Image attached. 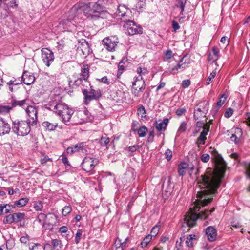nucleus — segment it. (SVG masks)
Instances as JSON below:
<instances>
[{"label":"nucleus","instance_id":"obj_13","mask_svg":"<svg viewBox=\"0 0 250 250\" xmlns=\"http://www.w3.org/2000/svg\"><path fill=\"white\" fill-rule=\"evenodd\" d=\"M85 146V142H79L75 145H72L68 147L66 149V152L67 154H72L75 152L80 151L82 153H85L86 151L85 148H84Z\"/></svg>","mask_w":250,"mask_h":250},{"label":"nucleus","instance_id":"obj_24","mask_svg":"<svg viewBox=\"0 0 250 250\" xmlns=\"http://www.w3.org/2000/svg\"><path fill=\"white\" fill-rule=\"evenodd\" d=\"M30 250H52V247L51 244L46 243L42 247L41 244H35L32 247H30Z\"/></svg>","mask_w":250,"mask_h":250},{"label":"nucleus","instance_id":"obj_12","mask_svg":"<svg viewBox=\"0 0 250 250\" xmlns=\"http://www.w3.org/2000/svg\"><path fill=\"white\" fill-rule=\"evenodd\" d=\"M103 43L105 48L109 51L115 50L116 46L119 42L115 37H107L103 40Z\"/></svg>","mask_w":250,"mask_h":250},{"label":"nucleus","instance_id":"obj_49","mask_svg":"<svg viewBox=\"0 0 250 250\" xmlns=\"http://www.w3.org/2000/svg\"><path fill=\"white\" fill-rule=\"evenodd\" d=\"M83 82L82 83V84H81V86H82V87H81V89H82V88H86L88 87V86H91V84L90 83V82L88 81V79H86V80H83Z\"/></svg>","mask_w":250,"mask_h":250},{"label":"nucleus","instance_id":"obj_36","mask_svg":"<svg viewBox=\"0 0 250 250\" xmlns=\"http://www.w3.org/2000/svg\"><path fill=\"white\" fill-rule=\"evenodd\" d=\"M151 239L152 235H148L146 236L140 244L141 247L145 248L146 247Z\"/></svg>","mask_w":250,"mask_h":250},{"label":"nucleus","instance_id":"obj_55","mask_svg":"<svg viewBox=\"0 0 250 250\" xmlns=\"http://www.w3.org/2000/svg\"><path fill=\"white\" fill-rule=\"evenodd\" d=\"M159 232V227L157 226H154L151 231V234L152 236H155Z\"/></svg>","mask_w":250,"mask_h":250},{"label":"nucleus","instance_id":"obj_30","mask_svg":"<svg viewBox=\"0 0 250 250\" xmlns=\"http://www.w3.org/2000/svg\"><path fill=\"white\" fill-rule=\"evenodd\" d=\"M127 10V9L125 5H120L118 6L115 14L117 16L125 17L126 14V11Z\"/></svg>","mask_w":250,"mask_h":250},{"label":"nucleus","instance_id":"obj_34","mask_svg":"<svg viewBox=\"0 0 250 250\" xmlns=\"http://www.w3.org/2000/svg\"><path fill=\"white\" fill-rule=\"evenodd\" d=\"M138 134L139 137H144L146 136L148 131L147 128L145 126H142L139 128L137 130Z\"/></svg>","mask_w":250,"mask_h":250},{"label":"nucleus","instance_id":"obj_28","mask_svg":"<svg viewBox=\"0 0 250 250\" xmlns=\"http://www.w3.org/2000/svg\"><path fill=\"white\" fill-rule=\"evenodd\" d=\"M187 0H176L175 6L180 9V14L183 15Z\"/></svg>","mask_w":250,"mask_h":250},{"label":"nucleus","instance_id":"obj_54","mask_svg":"<svg viewBox=\"0 0 250 250\" xmlns=\"http://www.w3.org/2000/svg\"><path fill=\"white\" fill-rule=\"evenodd\" d=\"M190 84V81L189 79H186L182 81V86L184 88H188Z\"/></svg>","mask_w":250,"mask_h":250},{"label":"nucleus","instance_id":"obj_32","mask_svg":"<svg viewBox=\"0 0 250 250\" xmlns=\"http://www.w3.org/2000/svg\"><path fill=\"white\" fill-rule=\"evenodd\" d=\"M29 201L28 198H22L20 199L18 201H16L14 202V206H17L18 207H22L25 206Z\"/></svg>","mask_w":250,"mask_h":250},{"label":"nucleus","instance_id":"obj_46","mask_svg":"<svg viewBox=\"0 0 250 250\" xmlns=\"http://www.w3.org/2000/svg\"><path fill=\"white\" fill-rule=\"evenodd\" d=\"M233 110L231 108H228L226 109L224 113V116L226 118H229L233 114Z\"/></svg>","mask_w":250,"mask_h":250},{"label":"nucleus","instance_id":"obj_33","mask_svg":"<svg viewBox=\"0 0 250 250\" xmlns=\"http://www.w3.org/2000/svg\"><path fill=\"white\" fill-rule=\"evenodd\" d=\"M13 109L11 105H0V114H5L8 113Z\"/></svg>","mask_w":250,"mask_h":250},{"label":"nucleus","instance_id":"obj_52","mask_svg":"<svg viewBox=\"0 0 250 250\" xmlns=\"http://www.w3.org/2000/svg\"><path fill=\"white\" fill-rule=\"evenodd\" d=\"M48 161L52 162V159L48 157V156L46 155L44 158L41 159L40 163L42 165H45Z\"/></svg>","mask_w":250,"mask_h":250},{"label":"nucleus","instance_id":"obj_41","mask_svg":"<svg viewBox=\"0 0 250 250\" xmlns=\"http://www.w3.org/2000/svg\"><path fill=\"white\" fill-rule=\"evenodd\" d=\"M216 75V69H215L213 72H212L209 77L208 78L207 80L206 83L207 84H209L211 83L212 80L214 78Z\"/></svg>","mask_w":250,"mask_h":250},{"label":"nucleus","instance_id":"obj_7","mask_svg":"<svg viewBox=\"0 0 250 250\" xmlns=\"http://www.w3.org/2000/svg\"><path fill=\"white\" fill-rule=\"evenodd\" d=\"M98 164V160L90 157H85L81 163L82 168L87 172L93 170L95 166Z\"/></svg>","mask_w":250,"mask_h":250},{"label":"nucleus","instance_id":"obj_14","mask_svg":"<svg viewBox=\"0 0 250 250\" xmlns=\"http://www.w3.org/2000/svg\"><path fill=\"white\" fill-rule=\"evenodd\" d=\"M26 113L31 120V123L32 125H34L37 124V114L38 111L37 109L33 106H28L25 110Z\"/></svg>","mask_w":250,"mask_h":250},{"label":"nucleus","instance_id":"obj_63","mask_svg":"<svg viewBox=\"0 0 250 250\" xmlns=\"http://www.w3.org/2000/svg\"><path fill=\"white\" fill-rule=\"evenodd\" d=\"M29 241V236L26 235L20 238V241L22 243L26 244Z\"/></svg>","mask_w":250,"mask_h":250},{"label":"nucleus","instance_id":"obj_1","mask_svg":"<svg viewBox=\"0 0 250 250\" xmlns=\"http://www.w3.org/2000/svg\"><path fill=\"white\" fill-rule=\"evenodd\" d=\"M210 151L216 165V170L208 168L204 174L201 176L197 184L200 189H203L198 192V199H196L194 206L190 208L192 210L186 214L184 221L189 227H193L196 224L198 219H206L214 210L215 208L210 210H201V208L210 203L213 199L212 196L217 193V189L219 187L221 180L224 177L227 165L222 157L217 151L210 148Z\"/></svg>","mask_w":250,"mask_h":250},{"label":"nucleus","instance_id":"obj_3","mask_svg":"<svg viewBox=\"0 0 250 250\" xmlns=\"http://www.w3.org/2000/svg\"><path fill=\"white\" fill-rule=\"evenodd\" d=\"M31 120L26 121L15 120L12 122V131L17 135L24 136L28 135L31 130Z\"/></svg>","mask_w":250,"mask_h":250},{"label":"nucleus","instance_id":"obj_2","mask_svg":"<svg viewBox=\"0 0 250 250\" xmlns=\"http://www.w3.org/2000/svg\"><path fill=\"white\" fill-rule=\"evenodd\" d=\"M86 17L92 20L98 19L105 11V7L93 2H89L80 8Z\"/></svg>","mask_w":250,"mask_h":250},{"label":"nucleus","instance_id":"obj_59","mask_svg":"<svg viewBox=\"0 0 250 250\" xmlns=\"http://www.w3.org/2000/svg\"><path fill=\"white\" fill-rule=\"evenodd\" d=\"M97 80L100 82L103 83H105L106 84H110V82L108 80V79H107L106 76L103 77L101 79H97Z\"/></svg>","mask_w":250,"mask_h":250},{"label":"nucleus","instance_id":"obj_23","mask_svg":"<svg viewBox=\"0 0 250 250\" xmlns=\"http://www.w3.org/2000/svg\"><path fill=\"white\" fill-rule=\"evenodd\" d=\"M156 121L155 126L158 131H165L166 129L168 123L169 119L167 118H165L162 121Z\"/></svg>","mask_w":250,"mask_h":250},{"label":"nucleus","instance_id":"obj_17","mask_svg":"<svg viewBox=\"0 0 250 250\" xmlns=\"http://www.w3.org/2000/svg\"><path fill=\"white\" fill-rule=\"evenodd\" d=\"M35 80V78L32 73L27 71L23 72L21 76V81L24 84L29 85L32 84Z\"/></svg>","mask_w":250,"mask_h":250},{"label":"nucleus","instance_id":"obj_44","mask_svg":"<svg viewBox=\"0 0 250 250\" xmlns=\"http://www.w3.org/2000/svg\"><path fill=\"white\" fill-rule=\"evenodd\" d=\"M22 81L21 80H17L15 78H13V79L11 80L10 81L7 83V84H13L15 85H18L21 83Z\"/></svg>","mask_w":250,"mask_h":250},{"label":"nucleus","instance_id":"obj_4","mask_svg":"<svg viewBox=\"0 0 250 250\" xmlns=\"http://www.w3.org/2000/svg\"><path fill=\"white\" fill-rule=\"evenodd\" d=\"M54 113L62 117V121L66 125H69L68 123L69 122L74 111L66 104L58 102Z\"/></svg>","mask_w":250,"mask_h":250},{"label":"nucleus","instance_id":"obj_16","mask_svg":"<svg viewBox=\"0 0 250 250\" xmlns=\"http://www.w3.org/2000/svg\"><path fill=\"white\" fill-rule=\"evenodd\" d=\"M77 49L78 51H81L84 55H88L90 52L89 44L84 39H82L79 41V45Z\"/></svg>","mask_w":250,"mask_h":250},{"label":"nucleus","instance_id":"obj_39","mask_svg":"<svg viewBox=\"0 0 250 250\" xmlns=\"http://www.w3.org/2000/svg\"><path fill=\"white\" fill-rule=\"evenodd\" d=\"M51 243L54 249L58 250V248H61V246L62 245V242L60 240H58L57 239H52Z\"/></svg>","mask_w":250,"mask_h":250},{"label":"nucleus","instance_id":"obj_35","mask_svg":"<svg viewBox=\"0 0 250 250\" xmlns=\"http://www.w3.org/2000/svg\"><path fill=\"white\" fill-rule=\"evenodd\" d=\"M8 8H14L18 6L15 0H3V2Z\"/></svg>","mask_w":250,"mask_h":250},{"label":"nucleus","instance_id":"obj_45","mask_svg":"<svg viewBox=\"0 0 250 250\" xmlns=\"http://www.w3.org/2000/svg\"><path fill=\"white\" fill-rule=\"evenodd\" d=\"M154 138V130L150 131L149 133L148 136L147 137V143H151L153 142Z\"/></svg>","mask_w":250,"mask_h":250},{"label":"nucleus","instance_id":"obj_22","mask_svg":"<svg viewBox=\"0 0 250 250\" xmlns=\"http://www.w3.org/2000/svg\"><path fill=\"white\" fill-rule=\"evenodd\" d=\"M10 104L13 109L17 106L23 107L28 104L26 99L17 100L13 96L11 98Z\"/></svg>","mask_w":250,"mask_h":250},{"label":"nucleus","instance_id":"obj_29","mask_svg":"<svg viewBox=\"0 0 250 250\" xmlns=\"http://www.w3.org/2000/svg\"><path fill=\"white\" fill-rule=\"evenodd\" d=\"M42 125L46 130L50 131H54L58 126V124L57 123L54 124L48 121L43 122Z\"/></svg>","mask_w":250,"mask_h":250},{"label":"nucleus","instance_id":"obj_61","mask_svg":"<svg viewBox=\"0 0 250 250\" xmlns=\"http://www.w3.org/2000/svg\"><path fill=\"white\" fill-rule=\"evenodd\" d=\"M186 112V109L184 108H179L176 111V114L177 116H182Z\"/></svg>","mask_w":250,"mask_h":250},{"label":"nucleus","instance_id":"obj_58","mask_svg":"<svg viewBox=\"0 0 250 250\" xmlns=\"http://www.w3.org/2000/svg\"><path fill=\"white\" fill-rule=\"evenodd\" d=\"M62 158L61 159L62 163L65 165V166H70V164L69 163L67 158L64 155H62Z\"/></svg>","mask_w":250,"mask_h":250},{"label":"nucleus","instance_id":"obj_42","mask_svg":"<svg viewBox=\"0 0 250 250\" xmlns=\"http://www.w3.org/2000/svg\"><path fill=\"white\" fill-rule=\"evenodd\" d=\"M71 210L72 208L70 206H66L62 210V214L63 216H66L68 214L71 212Z\"/></svg>","mask_w":250,"mask_h":250},{"label":"nucleus","instance_id":"obj_21","mask_svg":"<svg viewBox=\"0 0 250 250\" xmlns=\"http://www.w3.org/2000/svg\"><path fill=\"white\" fill-rule=\"evenodd\" d=\"M206 234L208 240L210 242L214 241L217 236V232L215 229L212 226H209L206 228Z\"/></svg>","mask_w":250,"mask_h":250},{"label":"nucleus","instance_id":"obj_51","mask_svg":"<svg viewBox=\"0 0 250 250\" xmlns=\"http://www.w3.org/2000/svg\"><path fill=\"white\" fill-rule=\"evenodd\" d=\"M137 111L138 114H141L142 117H145V115H144L146 114V110L144 106L141 105L140 107H139L138 108Z\"/></svg>","mask_w":250,"mask_h":250},{"label":"nucleus","instance_id":"obj_27","mask_svg":"<svg viewBox=\"0 0 250 250\" xmlns=\"http://www.w3.org/2000/svg\"><path fill=\"white\" fill-rule=\"evenodd\" d=\"M58 103V102L56 100H52L48 102L46 104H44V107L45 109L54 112Z\"/></svg>","mask_w":250,"mask_h":250},{"label":"nucleus","instance_id":"obj_18","mask_svg":"<svg viewBox=\"0 0 250 250\" xmlns=\"http://www.w3.org/2000/svg\"><path fill=\"white\" fill-rule=\"evenodd\" d=\"M11 130L10 125L3 118H0V136L8 134Z\"/></svg>","mask_w":250,"mask_h":250},{"label":"nucleus","instance_id":"obj_9","mask_svg":"<svg viewBox=\"0 0 250 250\" xmlns=\"http://www.w3.org/2000/svg\"><path fill=\"white\" fill-rule=\"evenodd\" d=\"M125 22L127 26V33L129 35L142 34L143 28L141 26L137 25L135 22L130 20H126Z\"/></svg>","mask_w":250,"mask_h":250},{"label":"nucleus","instance_id":"obj_15","mask_svg":"<svg viewBox=\"0 0 250 250\" xmlns=\"http://www.w3.org/2000/svg\"><path fill=\"white\" fill-rule=\"evenodd\" d=\"M174 185L171 182V176H168L167 178H166L164 181L162 188L163 191L166 193V196H168L171 194L173 191Z\"/></svg>","mask_w":250,"mask_h":250},{"label":"nucleus","instance_id":"obj_31","mask_svg":"<svg viewBox=\"0 0 250 250\" xmlns=\"http://www.w3.org/2000/svg\"><path fill=\"white\" fill-rule=\"evenodd\" d=\"M188 165L185 162H181L178 166V172L180 176H183L186 173Z\"/></svg>","mask_w":250,"mask_h":250},{"label":"nucleus","instance_id":"obj_50","mask_svg":"<svg viewBox=\"0 0 250 250\" xmlns=\"http://www.w3.org/2000/svg\"><path fill=\"white\" fill-rule=\"evenodd\" d=\"M165 154L166 155V158L167 161H170L171 159L172 152L170 149H168L166 150Z\"/></svg>","mask_w":250,"mask_h":250},{"label":"nucleus","instance_id":"obj_26","mask_svg":"<svg viewBox=\"0 0 250 250\" xmlns=\"http://www.w3.org/2000/svg\"><path fill=\"white\" fill-rule=\"evenodd\" d=\"M89 66L87 64H83L81 68L80 76L83 78V80L88 79L89 77Z\"/></svg>","mask_w":250,"mask_h":250},{"label":"nucleus","instance_id":"obj_62","mask_svg":"<svg viewBox=\"0 0 250 250\" xmlns=\"http://www.w3.org/2000/svg\"><path fill=\"white\" fill-rule=\"evenodd\" d=\"M230 140L235 143V144H237L239 142L240 139L237 137L235 134H232L230 137Z\"/></svg>","mask_w":250,"mask_h":250},{"label":"nucleus","instance_id":"obj_47","mask_svg":"<svg viewBox=\"0 0 250 250\" xmlns=\"http://www.w3.org/2000/svg\"><path fill=\"white\" fill-rule=\"evenodd\" d=\"M34 208L36 211L42 210L43 208V206L41 202H35L34 204Z\"/></svg>","mask_w":250,"mask_h":250},{"label":"nucleus","instance_id":"obj_10","mask_svg":"<svg viewBox=\"0 0 250 250\" xmlns=\"http://www.w3.org/2000/svg\"><path fill=\"white\" fill-rule=\"evenodd\" d=\"M25 217L24 213L17 212L6 215L4 220V224L16 223L21 222Z\"/></svg>","mask_w":250,"mask_h":250},{"label":"nucleus","instance_id":"obj_48","mask_svg":"<svg viewBox=\"0 0 250 250\" xmlns=\"http://www.w3.org/2000/svg\"><path fill=\"white\" fill-rule=\"evenodd\" d=\"M210 158V157L208 154L205 153L203 154L201 156V160L204 163L208 162Z\"/></svg>","mask_w":250,"mask_h":250},{"label":"nucleus","instance_id":"obj_64","mask_svg":"<svg viewBox=\"0 0 250 250\" xmlns=\"http://www.w3.org/2000/svg\"><path fill=\"white\" fill-rule=\"evenodd\" d=\"M172 28L174 31H177L180 28V26L177 22L175 21H172Z\"/></svg>","mask_w":250,"mask_h":250},{"label":"nucleus","instance_id":"obj_38","mask_svg":"<svg viewBox=\"0 0 250 250\" xmlns=\"http://www.w3.org/2000/svg\"><path fill=\"white\" fill-rule=\"evenodd\" d=\"M227 96L224 94L221 95V97L218 100V101L216 103V106L218 108H220L224 104L227 99Z\"/></svg>","mask_w":250,"mask_h":250},{"label":"nucleus","instance_id":"obj_57","mask_svg":"<svg viewBox=\"0 0 250 250\" xmlns=\"http://www.w3.org/2000/svg\"><path fill=\"white\" fill-rule=\"evenodd\" d=\"M187 129V124L185 123V122H183L181 123L179 129L178 131L182 132L185 131Z\"/></svg>","mask_w":250,"mask_h":250},{"label":"nucleus","instance_id":"obj_8","mask_svg":"<svg viewBox=\"0 0 250 250\" xmlns=\"http://www.w3.org/2000/svg\"><path fill=\"white\" fill-rule=\"evenodd\" d=\"M41 52L42 59L43 62L46 66L49 67L54 60V53L47 48H42Z\"/></svg>","mask_w":250,"mask_h":250},{"label":"nucleus","instance_id":"obj_6","mask_svg":"<svg viewBox=\"0 0 250 250\" xmlns=\"http://www.w3.org/2000/svg\"><path fill=\"white\" fill-rule=\"evenodd\" d=\"M132 83L131 88L132 94L135 97H139L140 92H142L146 87V83L142 77H135Z\"/></svg>","mask_w":250,"mask_h":250},{"label":"nucleus","instance_id":"obj_19","mask_svg":"<svg viewBox=\"0 0 250 250\" xmlns=\"http://www.w3.org/2000/svg\"><path fill=\"white\" fill-rule=\"evenodd\" d=\"M209 127L210 126L208 125L203 127V131L201 133L196 142V144L198 146V147H199V145L200 144H205V141L207 139L206 135L209 131Z\"/></svg>","mask_w":250,"mask_h":250},{"label":"nucleus","instance_id":"obj_5","mask_svg":"<svg viewBox=\"0 0 250 250\" xmlns=\"http://www.w3.org/2000/svg\"><path fill=\"white\" fill-rule=\"evenodd\" d=\"M92 86H90L89 91L86 88H82V93L83 95V104L88 105L92 100H98L102 96L100 90H95Z\"/></svg>","mask_w":250,"mask_h":250},{"label":"nucleus","instance_id":"obj_43","mask_svg":"<svg viewBox=\"0 0 250 250\" xmlns=\"http://www.w3.org/2000/svg\"><path fill=\"white\" fill-rule=\"evenodd\" d=\"M47 218V215L44 213H40L37 218V220L40 223H42L43 221H44Z\"/></svg>","mask_w":250,"mask_h":250},{"label":"nucleus","instance_id":"obj_60","mask_svg":"<svg viewBox=\"0 0 250 250\" xmlns=\"http://www.w3.org/2000/svg\"><path fill=\"white\" fill-rule=\"evenodd\" d=\"M83 78L80 77L78 78L76 80H75L73 83V84L77 87L81 85L82 83L83 82Z\"/></svg>","mask_w":250,"mask_h":250},{"label":"nucleus","instance_id":"obj_20","mask_svg":"<svg viewBox=\"0 0 250 250\" xmlns=\"http://www.w3.org/2000/svg\"><path fill=\"white\" fill-rule=\"evenodd\" d=\"M198 105L200 106H203L202 107V114H198V113H194V117L195 120H198L201 116L206 117L209 110V101H208L206 103L205 102H201Z\"/></svg>","mask_w":250,"mask_h":250},{"label":"nucleus","instance_id":"obj_11","mask_svg":"<svg viewBox=\"0 0 250 250\" xmlns=\"http://www.w3.org/2000/svg\"><path fill=\"white\" fill-rule=\"evenodd\" d=\"M190 62V61L188 55H184L176 66L169 69V72L170 74L174 75L177 73L179 69L184 70Z\"/></svg>","mask_w":250,"mask_h":250},{"label":"nucleus","instance_id":"obj_53","mask_svg":"<svg viewBox=\"0 0 250 250\" xmlns=\"http://www.w3.org/2000/svg\"><path fill=\"white\" fill-rule=\"evenodd\" d=\"M165 59L167 60L172 58L173 56V53L171 50H168L165 53Z\"/></svg>","mask_w":250,"mask_h":250},{"label":"nucleus","instance_id":"obj_40","mask_svg":"<svg viewBox=\"0 0 250 250\" xmlns=\"http://www.w3.org/2000/svg\"><path fill=\"white\" fill-rule=\"evenodd\" d=\"M82 235V229H78L77 231L76 235H75V242L76 244H78V243H80Z\"/></svg>","mask_w":250,"mask_h":250},{"label":"nucleus","instance_id":"obj_56","mask_svg":"<svg viewBox=\"0 0 250 250\" xmlns=\"http://www.w3.org/2000/svg\"><path fill=\"white\" fill-rule=\"evenodd\" d=\"M212 54L213 55V56L215 57H218V59L219 58V49L218 47L215 46L213 47L212 49Z\"/></svg>","mask_w":250,"mask_h":250},{"label":"nucleus","instance_id":"obj_37","mask_svg":"<svg viewBox=\"0 0 250 250\" xmlns=\"http://www.w3.org/2000/svg\"><path fill=\"white\" fill-rule=\"evenodd\" d=\"M109 141L110 139L109 137L106 136L102 137L99 141V143L102 146L104 147L106 146V148L107 149V144L109 143Z\"/></svg>","mask_w":250,"mask_h":250},{"label":"nucleus","instance_id":"obj_25","mask_svg":"<svg viewBox=\"0 0 250 250\" xmlns=\"http://www.w3.org/2000/svg\"><path fill=\"white\" fill-rule=\"evenodd\" d=\"M197 236L195 234L189 235L187 238L185 243L186 245L189 248L193 246L194 244L196 242Z\"/></svg>","mask_w":250,"mask_h":250}]
</instances>
